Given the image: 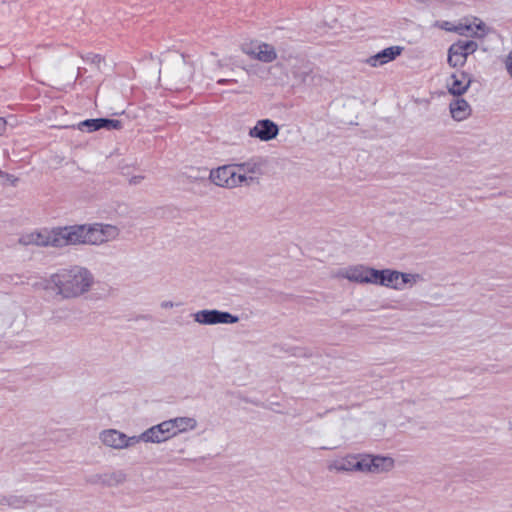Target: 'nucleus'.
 Instances as JSON below:
<instances>
[{
    "instance_id": "f257e3e1",
    "label": "nucleus",
    "mask_w": 512,
    "mask_h": 512,
    "mask_svg": "<svg viewBox=\"0 0 512 512\" xmlns=\"http://www.w3.org/2000/svg\"><path fill=\"white\" fill-rule=\"evenodd\" d=\"M94 285V276L89 269L80 265L61 268L35 287L53 293L61 300L77 299L88 293Z\"/></svg>"
},
{
    "instance_id": "f03ea898",
    "label": "nucleus",
    "mask_w": 512,
    "mask_h": 512,
    "mask_svg": "<svg viewBox=\"0 0 512 512\" xmlns=\"http://www.w3.org/2000/svg\"><path fill=\"white\" fill-rule=\"evenodd\" d=\"M194 69L183 54L169 52L161 59L159 81L161 85L171 91L183 89L191 80Z\"/></svg>"
},
{
    "instance_id": "7ed1b4c3",
    "label": "nucleus",
    "mask_w": 512,
    "mask_h": 512,
    "mask_svg": "<svg viewBox=\"0 0 512 512\" xmlns=\"http://www.w3.org/2000/svg\"><path fill=\"white\" fill-rule=\"evenodd\" d=\"M209 178L215 185L226 188L237 187L244 182L249 185L255 180L254 176L238 174L234 164L211 170Z\"/></svg>"
},
{
    "instance_id": "20e7f679",
    "label": "nucleus",
    "mask_w": 512,
    "mask_h": 512,
    "mask_svg": "<svg viewBox=\"0 0 512 512\" xmlns=\"http://www.w3.org/2000/svg\"><path fill=\"white\" fill-rule=\"evenodd\" d=\"M327 469L335 473H363V453L347 454L331 460L327 464Z\"/></svg>"
},
{
    "instance_id": "39448f33",
    "label": "nucleus",
    "mask_w": 512,
    "mask_h": 512,
    "mask_svg": "<svg viewBox=\"0 0 512 512\" xmlns=\"http://www.w3.org/2000/svg\"><path fill=\"white\" fill-rule=\"evenodd\" d=\"M194 321L202 325H216V324H234L239 321V317L232 315L226 311L216 309L200 310L193 314Z\"/></svg>"
},
{
    "instance_id": "423d86ee",
    "label": "nucleus",
    "mask_w": 512,
    "mask_h": 512,
    "mask_svg": "<svg viewBox=\"0 0 512 512\" xmlns=\"http://www.w3.org/2000/svg\"><path fill=\"white\" fill-rule=\"evenodd\" d=\"M101 442L112 449L121 450L133 447L137 444L136 436H127L116 429H106L99 434Z\"/></svg>"
},
{
    "instance_id": "0eeeda50",
    "label": "nucleus",
    "mask_w": 512,
    "mask_h": 512,
    "mask_svg": "<svg viewBox=\"0 0 512 512\" xmlns=\"http://www.w3.org/2000/svg\"><path fill=\"white\" fill-rule=\"evenodd\" d=\"M395 466V460L389 456L363 453V473L379 474L391 471Z\"/></svg>"
},
{
    "instance_id": "6e6552de",
    "label": "nucleus",
    "mask_w": 512,
    "mask_h": 512,
    "mask_svg": "<svg viewBox=\"0 0 512 512\" xmlns=\"http://www.w3.org/2000/svg\"><path fill=\"white\" fill-rule=\"evenodd\" d=\"M371 272L372 267L358 264L339 269L333 277L347 279L358 284H370Z\"/></svg>"
},
{
    "instance_id": "1a4fd4ad",
    "label": "nucleus",
    "mask_w": 512,
    "mask_h": 512,
    "mask_svg": "<svg viewBox=\"0 0 512 512\" xmlns=\"http://www.w3.org/2000/svg\"><path fill=\"white\" fill-rule=\"evenodd\" d=\"M279 133L278 125L270 119H261L250 129L249 136L258 138L261 141H270L275 139Z\"/></svg>"
},
{
    "instance_id": "9d476101",
    "label": "nucleus",
    "mask_w": 512,
    "mask_h": 512,
    "mask_svg": "<svg viewBox=\"0 0 512 512\" xmlns=\"http://www.w3.org/2000/svg\"><path fill=\"white\" fill-rule=\"evenodd\" d=\"M472 82L471 75L464 71H456L446 81L448 92L454 96L463 95Z\"/></svg>"
},
{
    "instance_id": "9b49d317",
    "label": "nucleus",
    "mask_w": 512,
    "mask_h": 512,
    "mask_svg": "<svg viewBox=\"0 0 512 512\" xmlns=\"http://www.w3.org/2000/svg\"><path fill=\"white\" fill-rule=\"evenodd\" d=\"M402 51L403 47L401 46H390L366 58L363 62L370 67H380L396 59Z\"/></svg>"
},
{
    "instance_id": "f8f14e48",
    "label": "nucleus",
    "mask_w": 512,
    "mask_h": 512,
    "mask_svg": "<svg viewBox=\"0 0 512 512\" xmlns=\"http://www.w3.org/2000/svg\"><path fill=\"white\" fill-rule=\"evenodd\" d=\"M81 131L94 132L100 129L106 130H119L122 128V123L119 120L108 118L87 119L78 124Z\"/></svg>"
},
{
    "instance_id": "ddd939ff",
    "label": "nucleus",
    "mask_w": 512,
    "mask_h": 512,
    "mask_svg": "<svg viewBox=\"0 0 512 512\" xmlns=\"http://www.w3.org/2000/svg\"><path fill=\"white\" fill-rule=\"evenodd\" d=\"M293 77L307 85H316L320 82L321 76L313 72L312 64L303 62L292 69Z\"/></svg>"
},
{
    "instance_id": "4468645a",
    "label": "nucleus",
    "mask_w": 512,
    "mask_h": 512,
    "mask_svg": "<svg viewBox=\"0 0 512 512\" xmlns=\"http://www.w3.org/2000/svg\"><path fill=\"white\" fill-rule=\"evenodd\" d=\"M370 284L380 285L391 289L400 288L395 279V270L392 269L378 270L372 268Z\"/></svg>"
},
{
    "instance_id": "2eb2a0df",
    "label": "nucleus",
    "mask_w": 512,
    "mask_h": 512,
    "mask_svg": "<svg viewBox=\"0 0 512 512\" xmlns=\"http://www.w3.org/2000/svg\"><path fill=\"white\" fill-rule=\"evenodd\" d=\"M20 243H22L24 245L54 247L52 230H50V231L44 230L41 232H32V233L23 235L20 238Z\"/></svg>"
},
{
    "instance_id": "dca6fc26",
    "label": "nucleus",
    "mask_w": 512,
    "mask_h": 512,
    "mask_svg": "<svg viewBox=\"0 0 512 512\" xmlns=\"http://www.w3.org/2000/svg\"><path fill=\"white\" fill-rule=\"evenodd\" d=\"M449 110L451 117L458 122L467 119L472 112L469 103L465 99L459 97L450 102Z\"/></svg>"
},
{
    "instance_id": "f3484780",
    "label": "nucleus",
    "mask_w": 512,
    "mask_h": 512,
    "mask_svg": "<svg viewBox=\"0 0 512 512\" xmlns=\"http://www.w3.org/2000/svg\"><path fill=\"white\" fill-rule=\"evenodd\" d=\"M264 161L261 157H253L245 162L234 164L238 174L260 175Z\"/></svg>"
},
{
    "instance_id": "a211bd4d",
    "label": "nucleus",
    "mask_w": 512,
    "mask_h": 512,
    "mask_svg": "<svg viewBox=\"0 0 512 512\" xmlns=\"http://www.w3.org/2000/svg\"><path fill=\"white\" fill-rule=\"evenodd\" d=\"M35 502V498L32 496L26 497L23 495H1L0 494V506H9L13 509H23L27 505H31Z\"/></svg>"
},
{
    "instance_id": "6ab92c4d",
    "label": "nucleus",
    "mask_w": 512,
    "mask_h": 512,
    "mask_svg": "<svg viewBox=\"0 0 512 512\" xmlns=\"http://www.w3.org/2000/svg\"><path fill=\"white\" fill-rule=\"evenodd\" d=\"M55 248H62L73 245V237L70 226L57 227L52 229Z\"/></svg>"
},
{
    "instance_id": "aec40b11",
    "label": "nucleus",
    "mask_w": 512,
    "mask_h": 512,
    "mask_svg": "<svg viewBox=\"0 0 512 512\" xmlns=\"http://www.w3.org/2000/svg\"><path fill=\"white\" fill-rule=\"evenodd\" d=\"M136 439L137 444L141 441L146 443H162L168 440L158 424L150 427L140 435L136 436Z\"/></svg>"
},
{
    "instance_id": "412c9836",
    "label": "nucleus",
    "mask_w": 512,
    "mask_h": 512,
    "mask_svg": "<svg viewBox=\"0 0 512 512\" xmlns=\"http://www.w3.org/2000/svg\"><path fill=\"white\" fill-rule=\"evenodd\" d=\"M468 56L465 52L460 48V46L454 42L448 49V59L447 62L450 67H462L466 61Z\"/></svg>"
},
{
    "instance_id": "4be33fe9",
    "label": "nucleus",
    "mask_w": 512,
    "mask_h": 512,
    "mask_svg": "<svg viewBox=\"0 0 512 512\" xmlns=\"http://www.w3.org/2000/svg\"><path fill=\"white\" fill-rule=\"evenodd\" d=\"M127 473L124 470H113L104 472V487H117L127 481Z\"/></svg>"
},
{
    "instance_id": "5701e85b",
    "label": "nucleus",
    "mask_w": 512,
    "mask_h": 512,
    "mask_svg": "<svg viewBox=\"0 0 512 512\" xmlns=\"http://www.w3.org/2000/svg\"><path fill=\"white\" fill-rule=\"evenodd\" d=\"M277 58L275 48L268 43L257 45V60L264 63H271Z\"/></svg>"
},
{
    "instance_id": "b1692460",
    "label": "nucleus",
    "mask_w": 512,
    "mask_h": 512,
    "mask_svg": "<svg viewBox=\"0 0 512 512\" xmlns=\"http://www.w3.org/2000/svg\"><path fill=\"white\" fill-rule=\"evenodd\" d=\"M171 420H172V423L174 426V431H175L176 435L178 433H183L188 430H193L197 426L196 419L192 418V417H176Z\"/></svg>"
},
{
    "instance_id": "393cba45",
    "label": "nucleus",
    "mask_w": 512,
    "mask_h": 512,
    "mask_svg": "<svg viewBox=\"0 0 512 512\" xmlns=\"http://www.w3.org/2000/svg\"><path fill=\"white\" fill-rule=\"evenodd\" d=\"M395 279L400 286V288H395V290H403L406 285L413 286L417 281L421 280V276L395 270Z\"/></svg>"
},
{
    "instance_id": "a878e982",
    "label": "nucleus",
    "mask_w": 512,
    "mask_h": 512,
    "mask_svg": "<svg viewBox=\"0 0 512 512\" xmlns=\"http://www.w3.org/2000/svg\"><path fill=\"white\" fill-rule=\"evenodd\" d=\"M101 236L102 244L116 239L119 236V229L110 224L96 223Z\"/></svg>"
},
{
    "instance_id": "bb28decb",
    "label": "nucleus",
    "mask_w": 512,
    "mask_h": 512,
    "mask_svg": "<svg viewBox=\"0 0 512 512\" xmlns=\"http://www.w3.org/2000/svg\"><path fill=\"white\" fill-rule=\"evenodd\" d=\"M73 245H87V224L70 226Z\"/></svg>"
},
{
    "instance_id": "cd10ccee",
    "label": "nucleus",
    "mask_w": 512,
    "mask_h": 512,
    "mask_svg": "<svg viewBox=\"0 0 512 512\" xmlns=\"http://www.w3.org/2000/svg\"><path fill=\"white\" fill-rule=\"evenodd\" d=\"M87 245H101V236L97 224H87Z\"/></svg>"
},
{
    "instance_id": "c85d7f7f",
    "label": "nucleus",
    "mask_w": 512,
    "mask_h": 512,
    "mask_svg": "<svg viewBox=\"0 0 512 512\" xmlns=\"http://www.w3.org/2000/svg\"><path fill=\"white\" fill-rule=\"evenodd\" d=\"M456 43L460 46V48L465 52L467 56L473 54L478 49L477 42L473 40H458Z\"/></svg>"
},
{
    "instance_id": "c756f323",
    "label": "nucleus",
    "mask_w": 512,
    "mask_h": 512,
    "mask_svg": "<svg viewBox=\"0 0 512 512\" xmlns=\"http://www.w3.org/2000/svg\"><path fill=\"white\" fill-rule=\"evenodd\" d=\"M165 436L170 439L173 436H176V433L174 431V426L172 423V420H166L158 424Z\"/></svg>"
},
{
    "instance_id": "7c9ffc66",
    "label": "nucleus",
    "mask_w": 512,
    "mask_h": 512,
    "mask_svg": "<svg viewBox=\"0 0 512 512\" xmlns=\"http://www.w3.org/2000/svg\"><path fill=\"white\" fill-rule=\"evenodd\" d=\"M82 58L85 61L95 64L97 66H99L101 64V62L104 61V58L100 54H93V53H88L85 56H82Z\"/></svg>"
},
{
    "instance_id": "2f4dec72",
    "label": "nucleus",
    "mask_w": 512,
    "mask_h": 512,
    "mask_svg": "<svg viewBox=\"0 0 512 512\" xmlns=\"http://www.w3.org/2000/svg\"><path fill=\"white\" fill-rule=\"evenodd\" d=\"M87 482L92 485H102L104 486V472L90 475L87 478Z\"/></svg>"
},
{
    "instance_id": "473e14b6",
    "label": "nucleus",
    "mask_w": 512,
    "mask_h": 512,
    "mask_svg": "<svg viewBox=\"0 0 512 512\" xmlns=\"http://www.w3.org/2000/svg\"><path fill=\"white\" fill-rule=\"evenodd\" d=\"M441 28L447 30V31H457L460 34H464V28L463 27H451L449 22H444L443 25H441ZM471 29L470 26H465V30L469 31Z\"/></svg>"
},
{
    "instance_id": "72a5a7b5",
    "label": "nucleus",
    "mask_w": 512,
    "mask_h": 512,
    "mask_svg": "<svg viewBox=\"0 0 512 512\" xmlns=\"http://www.w3.org/2000/svg\"><path fill=\"white\" fill-rule=\"evenodd\" d=\"M242 51L254 59H257V45H245L242 47Z\"/></svg>"
},
{
    "instance_id": "f704fd0d",
    "label": "nucleus",
    "mask_w": 512,
    "mask_h": 512,
    "mask_svg": "<svg viewBox=\"0 0 512 512\" xmlns=\"http://www.w3.org/2000/svg\"><path fill=\"white\" fill-rule=\"evenodd\" d=\"M505 66L508 73L512 76V50L509 52L507 59L505 61Z\"/></svg>"
},
{
    "instance_id": "c9c22d12",
    "label": "nucleus",
    "mask_w": 512,
    "mask_h": 512,
    "mask_svg": "<svg viewBox=\"0 0 512 512\" xmlns=\"http://www.w3.org/2000/svg\"><path fill=\"white\" fill-rule=\"evenodd\" d=\"M143 178L144 177L141 175L133 176L129 179V183L132 185H137L143 180Z\"/></svg>"
},
{
    "instance_id": "e433bc0d",
    "label": "nucleus",
    "mask_w": 512,
    "mask_h": 512,
    "mask_svg": "<svg viewBox=\"0 0 512 512\" xmlns=\"http://www.w3.org/2000/svg\"><path fill=\"white\" fill-rule=\"evenodd\" d=\"M7 127V121L5 118L0 117V136L4 134Z\"/></svg>"
},
{
    "instance_id": "4c0bfd02",
    "label": "nucleus",
    "mask_w": 512,
    "mask_h": 512,
    "mask_svg": "<svg viewBox=\"0 0 512 512\" xmlns=\"http://www.w3.org/2000/svg\"><path fill=\"white\" fill-rule=\"evenodd\" d=\"M174 306H176V304H174L172 301H163V302H161V307L163 309H170V308H173Z\"/></svg>"
},
{
    "instance_id": "58836bf2",
    "label": "nucleus",
    "mask_w": 512,
    "mask_h": 512,
    "mask_svg": "<svg viewBox=\"0 0 512 512\" xmlns=\"http://www.w3.org/2000/svg\"><path fill=\"white\" fill-rule=\"evenodd\" d=\"M11 281H14L15 284H23L24 281L22 280V276L21 275H15V276H11Z\"/></svg>"
},
{
    "instance_id": "ea45409f",
    "label": "nucleus",
    "mask_w": 512,
    "mask_h": 512,
    "mask_svg": "<svg viewBox=\"0 0 512 512\" xmlns=\"http://www.w3.org/2000/svg\"><path fill=\"white\" fill-rule=\"evenodd\" d=\"M333 410H334V409H329V410H326V411H324V412H318V413L316 414V416H317L318 418H323V417H324L328 412H331V411H333Z\"/></svg>"
},
{
    "instance_id": "a19ab883",
    "label": "nucleus",
    "mask_w": 512,
    "mask_h": 512,
    "mask_svg": "<svg viewBox=\"0 0 512 512\" xmlns=\"http://www.w3.org/2000/svg\"><path fill=\"white\" fill-rule=\"evenodd\" d=\"M484 27H485V24H484L483 22H480V23L477 25V29H479V30L484 29Z\"/></svg>"
},
{
    "instance_id": "79ce46f5",
    "label": "nucleus",
    "mask_w": 512,
    "mask_h": 512,
    "mask_svg": "<svg viewBox=\"0 0 512 512\" xmlns=\"http://www.w3.org/2000/svg\"><path fill=\"white\" fill-rule=\"evenodd\" d=\"M229 81H230V80H228V79H224V78H223V79H219V80H218V84H224V83L229 82Z\"/></svg>"
},
{
    "instance_id": "37998d69",
    "label": "nucleus",
    "mask_w": 512,
    "mask_h": 512,
    "mask_svg": "<svg viewBox=\"0 0 512 512\" xmlns=\"http://www.w3.org/2000/svg\"><path fill=\"white\" fill-rule=\"evenodd\" d=\"M80 75H81V69L78 68V73H77V77L76 78H78Z\"/></svg>"
}]
</instances>
